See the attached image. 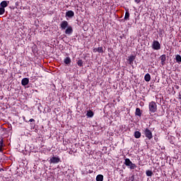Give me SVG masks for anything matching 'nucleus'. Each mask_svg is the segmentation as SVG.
<instances>
[{
	"mask_svg": "<svg viewBox=\"0 0 181 181\" xmlns=\"http://www.w3.org/2000/svg\"><path fill=\"white\" fill-rule=\"evenodd\" d=\"M124 163L126 166H129V169H131V170H134L136 168V165L135 163H133L132 161H131V160H129V158H126L124 160Z\"/></svg>",
	"mask_w": 181,
	"mask_h": 181,
	"instance_id": "f257e3e1",
	"label": "nucleus"
},
{
	"mask_svg": "<svg viewBox=\"0 0 181 181\" xmlns=\"http://www.w3.org/2000/svg\"><path fill=\"white\" fill-rule=\"evenodd\" d=\"M148 107L151 112H156V111H158V105L154 101H152L149 103Z\"/></svg>",
	"mask_w": 181,
	"mask_h": 181,
	"instance_id": "f03ea898",
	"label": "nucleus"
},
{
	"mask_svg": "<svg viewBox=\"0 0 181 181\" xmlns=\"http://www.w3.org/2000/svg\"><path fill=\"white\" fill-rule=\"evenodd\" d=\"M48 162H49V163H54V164H56V163H59L60 162V158L59 156H53L49 160Z\"/></svg>",
	"mask_w": 181,
	"mask_h": 181,
	"instance_id": "7ed1b4c3",
	"label": "nucleus"
},
{
	"mask_svg": "<svg viewBox=\"0 0 181 181\" xmlns=\"http://www.w3.org/2000/svg\"><path fill=\"white\" fill-rule=\"evenodd\" d=\"M152 47L153 49H154V50H160V44L159 43L158 41L155 40L153 42Z\"/></svg>",
	"mask_w": 181,
	"mask_h": 181,
	"instance_id": "20e7f679",
	"label": "nucleus"
},
{
	"mask_svg": "<svg viewBox=\"0 0 181 181\" xmlns=\"http://www.w3.org/2000/svg\"><path fill=\"white\" fill-rule=\"evenodd\" d=\"M143 134L145 136H152V131L149 128H146L143 129Z\"/></svg>",
	"mask_w": 181,
	"mask_h": 181,
	"instance_id": "39448f33",
	"label": "nucleus"
},
{
	"mask_svg": "<svg viewBox=\"0 0 181 181\" xmlns=\"http://www.w3.org/2000/svg\"><path fill=\"white\" fill-rule=\"evenodd\" d=\"M69 22L66 21H64L61 23V29H62V30H65V29L69 28Z\"/></svg>",
	"mask_w": 181,
	"mask_h": 181,
	"instance_id": "423d86ee",
	"label": "nucleus"
},
{
	"mask_svg": "<svg viewBox=\"0 0 181 181\" xmlns=\"http://www.w3.org/2000/svg\"><path fill=\"white\" fill-rule=\"evenodd\" d=\"M66 35H71L73 33V27L71 25H69L67 27V28L65 30Z\"/></svg>",
	"mask_w": 181,
	"mask_h": 181,
	"instance_id": "0eeeda50",
	"label": "nucleus"
},
{
	"mask_svg": "<svg viewBox=\"0 0 181 181\" xmlns=\"http://www.w3.org/2000/svg\"><path fill=\"white\" fill-rule=\"evenodd\" d=\"M66 16L67 18H73V16H74V11H68L66 13Z\"/></svg>",
	"mask_w": 181,
	"mask_h": 181,
	"instance_id": "6e6552de",
	"label": "nucleus"
},
{
	"mask_svg": "<svg viewBox=\"0 0 181 181\" xmlns=\"http://www.w3.org/2000/svg\"><path fill=\"white\" fill-rule=\"evenodd\" d=\"M22 86H28L29 84V79L28 78H24L21 81Z\"/></svg>",
	"mask_w": 181,
	"mask_h": 181,
	"instance_id": "1a4fd4ad",
	"label": "nucleus"
},
{
	"mask_svg": "<svg viewBox=\"0 0 181 181\" xmlns=\"http://www.w3.org/2000/svg\"><path fill=\"white\" fill-rule=\"evenodd\" d=\"M135 115L137 117H142V111H141L140 108H136Z\"/></svg>",
	"mask_w": 181,
	"mask_h": 181,
	"instance_id": "9d476101",
	"label": "nucleus"
},
{
	"mask_svg": "<svg viewBox=\"0 0 181 181\" xmlns=\"http://www.w3.org/2000/svg\"><path fill=\"white\" fill-rule=\"evenodd\" d=\"M9 4V1H3L1 2V8H6V6H8V5Z\"/></svg>",
	"mask_w": 181,
	"mask_h": 181,
	"instance_id": "9b49d317",
	"label": "nucleus"
},
{
	"mask_svg": "<svg viewBox=\"0 0 181 181\" xmlns=\"http://www.w3.org/2000/svg\"><path fill=\"white\" fill-rule=\"evenodd\" d=\"M136 57L134 55H131L130 57H129V64H134V60H135Z\"/></svg>",
	"mask_w": 181,
	"mask_h": 181,
	"instance_id": "f8f14e48",
	"label": "nucleus"
},
{
	"mask_svg": "<svg viewBox=\"0 0 181 181\" xmlns=\"http://www.w3.org/2000/svg\"><path fill=\"white\" fill-rule=\"evenodd\" d=\"M160 59L161 60V64L163 66L165 64V62H166V55L163 54L160 57Z\"/></svg>",
	"mask_w": 181,
	"mask_h": 181,
	"instance_id": "ddd939ff",
	"label": "nucleus"
},
{
	"mask_svg": "<svg viewBox=\"0 0 181 181\" xmlns=\"http://www.w3.org/2000/svg\"><path fill=\"white\" fill-rule=\"evenodd\" d=\"M64 63L65 64H70V63H71V59H70L69 57H66L64 60Z\"/></svg>",
	"mask_w": 181,
	"mask_h": 181,
	"instance_id": "4468645a",
	"label": "nucleus"
},
{
	"mask_svg": "<svg viewBox=\"0 0 181 181\" xmlns=\"http://www.w3.org/2000/svg\"><path fill=\"white\" fill-rule=\"evenodd\" d=\"M104 180V175H98L96 176V181H103Z\"/></svg>",
	"mask_w": 181,
	"mask_h": 181,
	"instance_id": "2eb2a0df",
	"label": "nucleus"
},
{
	"mask_svg": "<svg viewBox=\"0 0 181 181\" xmlns=\"http://www.w3.org/2000/svg\"><path fill=\"white\" fill-rule=\"evenodd\" d=\"M145 81H151V75L149 74H146L144 76Z\"/></svg>",
	"mask_w": 181,
	"mask_h": 181,
	"instance_id": "dca6fc26",
	"label": "nucleus"
},
{
	"mask_svg": "<svg viewBox=\"0 0 181 181\" xmlns=\"http://www.w3.org/2000/svg\"><path fill=\"white\" fill-rule=\"evenodd\" d=\"M175 60H176L177 63H179V64H180V63H181V56L177 54L175 57Z\"/></svg>",
	"mask_w": 181,
	"mask_h": 181,
	"instance_id": "f3484780",
	"label": "nucleus"
},
{
	"mask_svg": "<svg viewBox=\"0 0 181 181\" xmlns=\"http://www.w3.org/2000/svg\"><path fill=\"white\" fill-rule=\"evenodd\" d=\"M124 21H129V11H126V13H125Z\"/></svg>",
	"mask_w": 181,
	"mask_h": 181,
	"instance_id": "a211bd4d",
	"label": "nucleus"
},
{
	"mask_svg": "<svg viewBox=\"0 0 181 181\" xmlns=\"http://www.w3.org/2000/svg\"><path fill=\"white\" fill-rule=\"evenodd\" d=\"M146 176L151 177L153 175V173L152 172V170H148L146 171Z\"/></svg>",
	"mask_w": 181,
	"mask_h": 181,
	"instance_id": "6ab92c4d",
	"label": "nucleus"
},
{
	"mask_svg": "<svg viewBox=\"0 0 181 181\" xmlns=\"http://www.w3.org/2000/svg\"><path fill=\"white\" fill-rule=\"evenodd\" d=\"M76 63L79 67H83V59L78 60Z\"/></svg>",
	"mask_w": 181,
	"mask_h": 181,
	"instance_id": "aec40b11",
	"label": "nucleus"
},
{
	"mask_svg": "<svg viewBox=\"0 0 181 181\" xmlns=\"http://www.w3.org/2000/svg\"><path fill=\"white\" fill-rule=\"evenodd\" d=\"M87 117H90V118L94 117V112L93 111H89L87 112Z\"/></svg>",
	"mask_w": 181,
	"mask_h": 181,
	"instance_id": "412c9836",
	"label": "nucleus"
},
{
	"mask_svg": "<svg viewBox=\"0 0 181 181\" xmlns=\"http://www.w3.org/2000/svg\"><path fill=\"white\" fill-rule=\"evenodd\" d=\"M96 52H98V53H103L104 52L103 50V47H98V49H96Z\"/></svg>",
	"mask_w": 181,
	"mask_h": 181,
	"instance_id": "4be33fe9",
	"label": "nucleus"
},
{
	"mask_svg": "<svg viewBox=\"0 0 181 181\" xmlns=\"http://www.w3.org/2000/svg\"><path fill=\"white\" fill-rule=\"evenodd\" d=\"M5 13V8L3 7L0 8V15H4Z\"/></svg>",
	"mask_w": 181,
	"mask_h": 181,
	"instance_id": "5701e85b",
	"label": "nucleus"
},
{
	"mask_svg": "<svg viewBox=\"0 0 181 181\" xmlns=\"http://www.w3.org/2000/svg\"><path fill=\"white\" fill-rule=\"evenodd\" d=\"M134 136H141V133L139 131L135 132Z\"/></svg>",
	"mask_w": 181,
	"mask_h": 181,
	"instance_id": "b1692460",
	"label": "nucleus"
},
{
	"mask_svg": "<svg viewBox=\"0 0 181 181\" xmlns=\"http://www.w3.org/2000/svg\"><path fill=\"white\" fill-rule=\"evenodd\" d=\"M0 146H5V144H4V139H0Z\"/></svg>",
	"mask_w": 181,
	"mask_h": 181,
	"instance_id": "393cba45",
	"label": "nucleus"
},
{
	"mask_svg": "<svg viewBox=\"0 0 181 181\" xmlns=\"http://www.w3.org/2000/svg\"><path fill=\"white\" fill-rule=\"evenodd\" d=\"M129 180H131V181H134V180H135V177L134 176V175H132L131 177H129Z\"/></svg>",
	"mask_w": 181,
	"mask_h": 181,
	"instance_id": "a878e982",
	"label": "nucleus"
},
{
	"mask_svg": "<svg viewBox=\"0 0 181 181\" xmlns=\"http://www.w3.org/2000/svg\"><path fill=\"white\" fill-rule=\"evenodd\" d=\"M4 146H0V152H4Z\"/></svg>",
	"mask_w": 181,
	"mask_h": 181,
	"instance_id": "bb28decb",
	"label": "nucleus"
},
{
	"mask_svg": "<svg viewBox=\"0 0 181 181\" xmlns=\"http://www.w3.org/2000/svg\"><path fill=\"white\" fill-rule=\"evenodd\" d=\"M134 2H136V4H139V2H141V0H134Z\"/></svg>",
	"mask_w": 181,
	"mask_h": 181,
	"instance_id": "cd10ccee",
	"label": "nucleus"
},
{
	"mask_svg": "<svg viewBox=\"0 0 181 181\" xmlns=\"http://www.w3.org/2000/svg\"><path fill=\"white\" fill-rule=\"evenodd\" d=\"M178 98H179V100H181V91L179 93V95H178Z\"/></svg>",
	"mask_w": 181,
	"mask_h": 181,
	"instance_id": "c85d7f7f",
	"label": "nucleus"
},
{
	"mask_svg": "<svg viewBox=\"0 0 181 181\" xmlns=\"http://www.w3.org/2000/svg\"><path fill=\"white\" fill-rule=\"evenodd\" d=\"M29 122H35L34 119H30Z\"/></svg>",
	"mask_w": 181,
	"mask_h": 181,
	"instance_id": "c756f323",
	"label": "nucleus"
},
{
	"mask_svg": "<svg viewBox=\"0 0 181 181\" xmlns=\"http://www.w3.org/2000/svg\"><path fill=\"white\" fill-rule=\"evenodd\" d=\"M97 49H98V48H95V49H93V52H97Z\"/></svg>",
	"mask_w": 181,
	"mask_h": 181,
	"instance_id": "7c9ffc66",
	"label": "nucleus"
},
{
	"mask_svg": "<svg viewBox=\"0 0 181 181\" xmlns=\"http://www.w3.org/2000/svg\"><path fill=\"white\" fill-rule=\"evenodd\" d=\"M148 139H152V136H148Z\"/></svg>",
	"mask_w": 181,
	"mask_h": 181,
	"instance_id": "2f4dec72",
	"label": "nucleus"
},
{
	"mask_svg": "<svg viewBox=\"0 0 181 181\" xmlns=\"http://www.w3.org/2000/svg\"><path fill=\"white\" fill-rule=\"evenodd\" d=\"M4 170V168H0V172H2Z\"/></svg>",
	"mask_w": 181,
	"mask_h": 181,
	"instance_id": "473e14b6",
	"label": "nucleus"
},
{
	"mask_svg": "<svg viewBox=\"0 0 181 181\" xmlns=\"http://www.w3.org/2000/svg\"><path fill=\"white\" fill-rule=\"evenodd\" d=\"M176 88H179V86H176Z\"/></svg>",
	"mask_w": 181,
	"mask_h": 181,
	"instance_id": "72a5a7b5",
	"label": "nucleus"
},
{
	"mask_svg": "<svg viewBox=\"0 0 181 181\" xmlns=\"http://www.w3.org/2000/svg\"><path fill=\"white\" fill-rule=\"evenodd\" d=\"M136 139L139 138V136H136Z\"/></svg>",
	"mask_w": 181,
	"mask_h": 181,
	"instance_id": "f704fd0d",
	"label": "nucleus"
},
{
	"mask_svg": "<svg viewBox=\"0 0 181 181\" xmlns=\"http://www.w3.org/2000/svg\"><path fill=\"white\" fill-rule=\"evenodd\" d=\"M91 138V139H93L94 137H90Z\"/></svg>",
	"mask_w": 181,
	"mask_h": 181,
	"instance_id": "c9c22d12",
	"label": "nucleus"
},
{
	"mask_svg": "<svg viewBox=\"0 0 181 181\" xmlns=\"http://www.w3.org/2000/svg\"><path fill=\"white\" fill-rule=\"evenodd\" d=\"M170 144H173V142L170 141Z\"/></svg>",
	"mask_w": 181,
	"mask_h": 181,
	"instance_id": "e433bc0d",
	"label": "nucleus"
}]
</instances>
